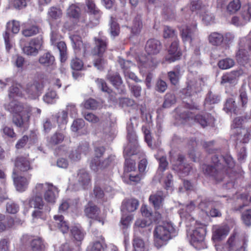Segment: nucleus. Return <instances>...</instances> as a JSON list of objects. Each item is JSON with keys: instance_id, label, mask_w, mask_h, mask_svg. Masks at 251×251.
Wrapping results in <instances>:
<instances>
[{"instance_id": "1", "label": "nucleus", "mask_w": 251, "mask_h": 251, "mask_svg": "<svg viewBox=\"0 0 251 251\" xmlns=\"http://www.w3.org/2000/svg\"><path fill=\"white\" fill-rule=\"evenodd\" d=\"M186 210L181 208L179 214L182 220L186 221V226L189 227L187 230L188 235L190 236L191 245L197 250H201L205 248L204 241L205 228L204 225L199 223L191 217L190 213L195 209V204L191 202L186 206Z\"/></svg>"}, {"instance_id": "2", "label": "nucleus", "mask_w": 251, "mask_h": 251, "mask_svg": "<svg viewBox=\"0 0 251 251\" xmlns=\"http://www.w3.org/2000/svg\"><path fill=\"white\" fill-rule=\"evenodd\" d=\"M5 108L14 114L13 122L18 127L27 128L29 125L31 114L39 116L41 110L38 108H33L26 103H22L16 100L11 101L5 104Z\"/></svg>"}, {"instance_id": "3", "label": "nucleus", "mask_w": 251, "mask_h": 251, "mask_svg": "<svg viewBox=\"0 0 251 251\" xmlns=\"http://www.w3.org/2000/svg\"><path fill=\"white\" fill-rule=\"evenodd\" d=\"M51 184L49 183H38L32 190V196L23 201L25 208L28 209L33 207L34 210L32 216L33 218H44L46 210L42 199L44 195L50 186Z\"/></svg>"}, {"instance_id": "4", "label": "nucleus", "mask_w": 251, "mask_h": 251, "mask_svg": "<svg viewBox=\"0 0 251 251\" xmlns=\"http://www.w3.org/2000/svg\"><path fill=\"white\" fill-rule=\"evenodd\" d=\"M127 138L128 143L125 147L124 150L125 157L124 173L125 176L128 173L134 172L136 170V165L134 159H130L132 155L136 154L138 152V145L137 136L136 135L133 123L130 122L127 124Z\"/></svg>"}, {"instance_id": "5", "label": "nucleus", "mask_w": 251, "mask_h": 251, "mask_svg": "<svg viewBox=\"0 0 251 251\" xmlns=\"http://www.w3.org/2000/svg\"><path fill=\"white\" fill-rule=\"evenodd\" d=\"M212 160L213 166L205 165L203 169L206 175L213 176L217 181L222 180L224 174L223 165H221V161H224L227 165V173H228V169L230 170L235 165L234 161L229 154L224 157L221 156L220 159L217 155H214Z\"/></svg>"}, {"instance_id": "6", "label": "nucleus", "mask_w": 251, "mask_h": 251, "mask_svg": "<svg viewBox=\"0 0 251 251\" xmlns=\"http://www.w3.org/2000/svg\"><path fill=\"white\" fill-rule=\"evenodd\" d=\"M176 234V229L171 222H164L162 225H157L153 231L154 245L159 249L166 245Z\"/></svg>"}, {"instance_id": "7", "label": "nucleus", "mask_w": 251, "mask_h": 251, "mask_svg": "<svg viewBox=\"0 0 251 251\" xmlns=\"http://www.w3.org/2000/svg\"><path fill=\"white\" fill-rule=\"evenodd\" d=\"M161 49L160 42L158 40L153 39L149 40L145 47L146 51L149 55L157 54L159 52ZM137 64L140 73L144 75V72H145L144 69L155 66L156 61L150 56L147 57L145 55H140L138 57Z\"/></svg>"}, {"instance_id": "8", "label": "nucleus", "mask_w": 251, "mask_h": 251, "mask_svg": "<svg viewBox=\"0 0 251 251\" xmlns=\"http://www.w3.org/2000/svg\"><path fill=\"white\" fill-rule=\"evenodd\" d=\"M96 46L94 49V53L97 57L94 60V65L99 70L103 69L106 64V61L102 57L107 47V39L100 33L98 37H95Z\"/></svg>"}, {"instance_id": "9", "label": "nucleus", "mask_w": 251, "mask_h": 251, "mask_svg": "<svg viewBox=\"0 0 251 251\" xmlns=\"http://www.w3.org/2000/svg\"><path fill=\"white\" fill-rule=\"evenodd\" d=\"M104 148L103 147H97L95 149V156L90 162V167L95 172L101 171L107 167L115 159V156L111 155L103 161H101L100 157L104 152Z\"/></svg>"}, {"instance_id": "10", "label": "nucleus", "mask_w": 251, "mask_h": 251, "mask_svg": "<svg viewBox=\"0 0 251 251\" xmlns=\"http://www.w3.org/2000/svg\"><path fill=\"white\" fill-rule=\"evenodd\" d=\"M203 83L202 78L199 76L197 73L190 72L187 77V87L183 89L182 93L186 96H192L201 90Z\"/></svg>"}, {"instance_id": "11", "label": "nucleus", "mask_w": 251, "mask_h": 251, "mask_svg": "<svg viewBox=\"0 0 251 251\" xmlns=\"http://www.w3.org/2000/svg\"><path fill=\"white\" fill-rule=\"evenodd\" d=\"M181 36L184 43H188L193 45V42L199 41L197 24L194 22L191 26H185L180 30Z\"/></svg>"}, {"instance_id": "12", "label": "nucleus", "mask_w": 251, "mask_h": 251, "mask_svg": "<svg viewBox=\"0 0 251 251\" xmlns=\"http://www.w3.org/2000/svg\"><path fill=\"white\" fill-rule=\"evenodd\" d=\"M0 84L1 88L4 87L6 85H11L8 93L10 99L17 100L24 97L25 94L23 93L21 84L15 83L12 79L7 78L4 81L0 80Z\"/></svg>"}, {"instance_id": "13", "label": "nucleus", "mask_w": 251, "mask_h": 251, "mask_svg": "<svg viewBox=\"0 0 251 251\" xmlns=\"http://www.w3.org/2000/svg\"><path fill=\"white\" fill-rule=\"evenodd\" d=\"M244 120L242 117H237L233 121L231 127L233 132L237 134L238 139L243 143H247L249 140L250 133L245 128H242L241 125Z\"/></svg>"}, {"instance_id": "14", "label": "nucleus", "mask_w": 251, "mask_h": 251, "mask_svg": "<svg viewBox=\"0 0 251 251\" xmlns=\"http://www.w3.org/2000/svg\"><path fill=\"white\" fill-rule=\"evenodd\" d=\"M86 11L89 14L90 23L91 26H95L99 24L101 17V13L96 6L92 0H88L86 2Z\"/></svg>"}, {"instance_id": "15", "label": "nucleus", "mask_w": 251, "mask_h": 251, "mask_svg": "<svg viewBox=\"0 0 251 251\" xmlns=\"http://www.w3.org/2000/svg\"><path fill=\"white\" fill-rule=\"evenodd\" d=\"M77 183L73 186L71 184L69 186V189L78 190L80 188L83 189L88 188L91 185V179L89 174L85 170L79 171L77 176Z\"/></svg>"}, {"instance_id": "16", "label": "nucleus", "mask_w": 251, "mask_h": 251, "mask_svg": "<svg viewBox=\"0 0 251 251\" xmlns=\"http://www.w3.org/2000/svg\"><path fill=\"white\" fill-rule=\"evenodd\" d=\"M42 88V85L38 82L35 81L33 83H28L25 91L26 95L25 94L24 97L30 99H36L41 94Z\"/></svg>"}, {"instance_id": "17", "label": "nucleus", "mask_w": 251, "mask_h": 251, "mask_svg": "<svg viewBox=\"0 0 251 251\" xmlns=\"http://www.w3.org/2000/svg\"><path fill=\"white\" fill-rule=\"evenodd\" d=\"M215 248L217 251H245V249L243 246L237 248L234 234L229 237L223 247L219 245H216Z\"/></svg>"}, {"instance_id": "18", "label": "nucleus", "mask_w": 251, "mask_h": 251, "mask_svg": "<svg viewBox=\"0 0 251 251\" xmlns=\"http://www.w3.org/2000/svg\"><path fill=\"white\" fill-rule=\"evenodd\" d=\"M183 159L184 157L181 155L178 156L177 159L176 161L172 157H171V162L173 166V169L181 173L182 176L188 175L191 169V167L189 164H183Z\"/></svg>"}, {"instance_id": "19", "label": "nucleus", "mask_w": 251, "mask_h": 251, "mask_svg": "<svg viewBox=\"0 0 251 251\" xmlns=\"http://www.w3.org/2000/svg\"><path fill=\"white\" fill-rule=\"evenodd\" d=\"M230 228L227 225H216L213 227L212 239L214 242L224 239L228 234Z\"/></svg>"}, {"instance_id": "20", "label": "nucleus", "mask_w": 251, "mask_h": 251, "mask_svg": "<svg viewBox=\"0 0 251 251\" xmlns=\"http://www.w3.org/2000/svg\"><path fill=\"white\" fill-rule=\"evenodd\" d=\"M42 44V41L41 38H37L30 41L28 45L23 48L24 52L28 55L35 56L38 53V50Z\"/></svg>"}, {"instance_id": "21", "label": "nucleus", "mask_w": 251, "mask_h": 251, "mask_svg": "<svg viewBox=\"0 0 251 251\" xmlns=\"http://www.w3.org/2000/svg\"><path fill=\"white\" fill-rule=\"evenodd\" d=\"M12 178L17 190L20 192H23L25 191L27 187L30 176L25 177L20 176L18 173H16V171H13Z\"/></svg>"}, {"instance_id": "22", "label": "nucleus", "mask_w": 251, "mask_h": 251, "mask_svg": "<svg viewBox=\"0 0 251 251\" xmlns=\"http://www.w3.org/2000/svg\"><path fill=\"white\" fill-rule=\"evenodd\" d=\"M178 42L175 40L168 50V54L166 56V60L170 63L174 62L179 59L181 55L178 49Z\"/></svg>"}, {"instance_id": "23", "label": "nucleus", "mask_w": 251, "mask_h": 251, "mask_svg": "<svg viewBox=\"0 0 251 251\" xmlns=\"http://www.w3.org/2000/svg\"><path fill=\"white\" fill-rule=\"evenodd\" d=\"M24 243H30L33 251H42L45 248V245L42 239L39 238L32 239V237L26 235L23 237Z\"/></svg>"}, {"instance_id": "24", "label": "nucleus", "mask_w": 251, "mask_h": 251, "mask_svg": "<svg viewBox=\"0 0 251 251\" xmlns=\"http://www.w3.org/2000/svg\"><path fill=\"white\" fill-rule=\"evenodd\" d=\"M31 169L30 163L25 157H18L16 158L13 170L16 171V173H18L19 172H26Z\"/></svg>"}, {"instance_id": "25", "label": "nucleus", "mask_w": 251, "mask_h": 251, "mask_svg": "<svg viewBox=\"0 0 251 251\" xmlns=\"http://www.w3.org/2000/svg\"><path fill=\"white\" fill-rule=\"evenodd\" d=\"M164 197L163 193L161 191H157L150 196L149 201L155 210H158L162 206Z\"/></svg>"}, {"instance_id": "26", "label": "nucleus", "mask_w": 251, "mask_h": 251, "mask_svg": "<svg viewBox=\"0 0 251 251\" xmlns=\"http://www.w3.org/2000/svg\"><path fill=\"white\" fill-rule=\"evenodd\" d=\"M99 209L95 205H93L92 203H89L85 209V213L87 217L89 218L95 219L99 222L101 223V225L104 224L103 219H100L99 216Z\"/></svg>"}, {"instance_id": "27", "label": "nucleus", "mask_w": 251, "mask_h": 251, "mask_svg": "<svg viewBox=\"0 0 251 251\" xmlns=\"http://www.w3.org/2000/svg\"><path fill=\"white\" fill-rule=\"evenodd\" d=\"M139 205L138 201L135 199H128L123 201L121 206L122 213L132 212L134 211Z\"/></svg>"}, {"instance_id": "28", "label": "nucleus", "mask_w": 251, "mask_h": 251, "mask_svg": "<svg viewBox=\"0 0 251 251\" xmlns=\"http://www.w3.org/2000/svg\"><path fill=\"white\" fill-rule=\"evenodd\" d=\"M58 190L52 184L47 191L45 192L44 198L48 203H54L58 196Z\"/></svg>"}, {"instance_id": "29", "label": "nucleus", "mask_w": 251, "mask_h": 251, "mask_svg": "<svg viewBox=\"0 0 251 251\" xmlns=\"http://www.w3.org/2000/svg\"><path fill=\"white\" fill-rule=\"evenodd\" d=\"M52 121L56 122L59 127L65 129V126L68 122L67 112L65 110L59 111L52 117Z\"/></svg>"}, {"instance_id": "30", "label": "nucleus", "mask_w": 251, "mask_h": 251, "mask_svg": "<svg viewBox=\"0 0 251 251\" xmlns=\"http://www.w3.org/2000/svg\"><path fill=\"white\" fill-rule=\"evenodd\" d=\"M194 120L199 123L201 126L205 127L208 126H212L215 119L211 115L205 114L197 115L195 117Z\"/></svg>"}, {"instance_id": "31", "label": "nucleus", "mask_w": 251, "mask_h": 251, "mask_svg": "<svg viewBox=\"0 0 251 251\" xmlns=\"http://www.w3.org/2000/svg\"><path fill=\"white\" fill-rule=\"evenodd\" d=\"M106 245L103 237L100 236L88 247V251H104Z\"/></svg>"}, {"instance_id": "32", "label": "nucleus", "mask_w": 251, "mask_h": 251, "mask_svg": "<svg viewBox=\"0 0 251 251\" xmlns=\"http://www.w3.org/2000/svg\"><path fill=\"white\" fill-rule=\"evenodd\" d=\"M62 16L61 9L57 7H51L48 12V21L50 23V26H52V23L55 21L59 19Z\"/></svg>"}, {"instance_id": "33", "label": "nucleus", "mask_w": 251, "mask_h": 251, "mask_svg": "<svg viewBox=\"0 0 251 251\" xmlns=\"http://www.w3.org/2000/svg\"><path fill=\"white\" fill-rule=\"evenodd\" d=\"M208 41L210 44L215 46H219L223 43L224 40V35L217 32L211 33L208 37Z\"/></svg>"}, {"instance_id": "34", "label": "nucleus", "mask_w": 251, "mask_h": 251, "mask_svg": "<svg viewBox=\"0 0 251 251\" xmlns=\"http://www.w3.org/2000/svg\"><path fill=\"white\" fill-rule=\"evenodd\" d=\"M241 41L239 43V49L236 54V58L239 63L244 65L249 59L248 52L245 50L244 45L241 46Z\"/></svg>"}, {"instance_id": "35", "label": "nucleus", "mask_w": 251, "mask_h": 251, "mask_svg": "<svg viewBox=\"0 0 251 251\" xmlns=\"http://www.w3.org/2000/svg\"><path fill=\"white\" fill-rule=\"evenodd\" d=\"M55 224L63 233L68 232L69 226L66 221L64 220V217L62 215H55L54 216Z\"/></svg>"}, {"instance_id": "36", "label": "nucleus", "mask_w": 251, "mask_h": 251, "mask_svg": "<svg viewBox=\"0 0 251 251\" xmlns=\"http://www.w3.org/2000/svg\"><path fill=\"white\" fill-rule=\"evenodd\" d=\"M58 99L56 92L51 89H49L48 92L43 97V101L47 104H52L55 103Z\"/></svg>"}, {"instance_id": "37", "label": "nucleus", "mask_w": 251, "mask_h": 251, "mask_svg": "<svg viewBox=\"0 0 251 251\" xmlns=\"http://www.w3.org/2000/svg\"><path fill=\"white\" fill-rule=\"evenodd\" d=\"M39 32L38 27L35 25H30L28 23L25 24L24 28L22 30V34L24 36L29 37L33 36Z\"/></svg>"}, {"instance_id": "38", "label": "nucleus", "mask_w": 251, "mask_h": 251, "mask_svg": "<svg viewBox=\"0 0 251 251\" xmlns=\"http://www.w3.org/2000/svg\"><path fill=\"white\" fill-rule=\"evenodd\" d=\"M239 75V72L238 71H233L229 74H225L222 77L221 83L223 84L226 83H233Z\"/></svg>"}, {"instance_id": "39", "label": "nucleus", "mask_w": 251, "mask_h": 251, "mask_svg": "<svg viewBox=\"0 0 251 251\" xmlns=\"http://www.w3.org/2000/svg\"><path fill=\"white\" fill-rule=\"evenodd\" d=\"M67 15L74 20H78L80 17V9L75 4H72L67 10Z\"/></svg>"}, {"instance_id": "40", "label": "nucleus", "mask_w": 251, "mask_h": 251, "mask_svg": "<svg viewBox=\"0 0 251 251\" xmlns=\"http://www.w3.org/2000/svg\"><path fill=\"white\" fill-rule=\"evenodd\" d=\"M39 61L41 64L45 66H50L53 65L54 57L50 53L47 52L40 56Z\"/></svg>"}, {"instance_id": "41", "label": "nucleus", "mask_w": 251, "mask_h": 251, "mask_svg": "<svg viewBox=\"0 0 251 251\" xmlns=\"http://www.w3.org/2000/svg\"><path fill=\"white\" fill-rule=\"evenodd\" d=\"M143 27V24L141 18L140 16L136 17L133 21L132 25L131 26V32L136 35L140 33Z\"/></svg>"}, {"instance_id": "42", "label": "nucleus", "mask_w": 251, "mask_h": 251, "mask_svg": "<svg viewBox=\"0 0 251 251\" xmlns=\"http://www.w3.org/2000/svg\"><path fill=\"white\" fill-rule=\"evenodd\" d=\"M151 222V219H137L135 223L134 226L135 232H137L140 231V228H144L149 226Z\"/></svg>"}, {"instance_id": "43", "label": "nucleus", "mask_w": 251, "mask_h": 251, "mask_svg": "<svg viewBox=\"0 0 251 251\" xmlns=\"http://www.w3.org/2000/svg\"><path fill=\"white\" fill-rule=\"evenodd\" d=\"M71 234L75 241L81 242L84 237V233L82 229L75 226L71 229Z\"/></svg>"}, {"instance_id": "44", "label": "nucleus", "mask_w": 251, "mask_h": 251, "mask_svg": "<svg viewBox=\"0 0 251 251\" xmlns=\"http://www.w3.org/2000/svg\"><path fill=\"white\" fill-rule=\"evenodd\" d=\"M241 6L240 0H232L227 5V11L228 12L233 14L238 11Z\"/></svg>"}, {"instance_id": "45", "label": "nucleus", "mask_w": 251, "mask_h": 251, "mask_svg": "<svg viewBox=\"0 0 251 251\" xmlns=\"http://www.w3.org/2000/svg\"><path fill=\"white\" fill-rule=\"evenodd\" d=\"M190 9L192 11L196 12L197 14L201 15L203 12H205L206 7L202 6L200 1H193L191 3Z\"/></svg>"}, {"instance_id": "46", "label": "nucleus", "mask_w": 251, "mask_h": 251, "mask_svg": "<svg viewBox=\"0 0 251 251\" xmlns=\"http://www.w3.org/2000/svg\"><path fill=\"white\" fill-rule=\"evenodd\" d=\"M241 16L247 23L251 20V5H244L241 11Z\"/></svg>"}, {"instance_id": "47", "label": "nucleus", "mask_w": 251, "mask_h": 251, "mask_svg": "<svg viewBox=\"0 0 251 251\" xmlns=\"http://www.w3.org/2000/svg\"><path fill=\"white\" fill-rule=\"evenodd\" d=\"M234 64V61L229 58L222 59L218 62L219 67L223 70L228 69L232 67Z\"/></svg>"}, {"instance_id": "48", "label": "nucleus", "mask_w": 251, "mask_h": 251, "mask_svg": "<svg viewBox=\"0 0 251 251\" xmlns=\"http://www.w3.org/2000/svg\"><path fill=\"white\" fill-rule=\"evenodd\" d=\"M57 47L60 52V60L62 62L67 59V47L65 42L60 41L56 43Z\"/></svg>"}, {"instance_id": "49", "label": "nucleus", "mask_w": 251, "mask_h": 251, "mask_svg": "<svg viewBox=\"0 0 251 251\" xmlns=\"http://www.w3.org/2000/svg\"><path fill=\"white\" fill-rule=\"evenodd\" d=\"M110 25V28L109 30L111 35L113 37L118 35L120 31L119 26L112 17L111 18Z\"/></svg>"}, {"instance_id": "50", "label": "nucleus", "mask_w": 251, "mask_h": 251, "mask_svg": "<svg viewBox=\"0 0 251 251\" xmlns=\"http://www.w3.org/2000/svg\"><path fill=\"white\" fill-rule=\"evenodd\" d=\"M0 132L3 137L14 138L16 135L13 129L7 126H3L0 130Z\"/></svg>"}, {"instance_id": "51", "label": "nucleus", "mask_w": 251, "mask_h": 251, "mask_svg": "<svg viewBox=\"0 0 251 251\" xmlns=\"http://www.w3.org/2000/svg\"><path fill=\"white\" fill-rule=\"evenodd\" d=\"M181 75L179 71H171L168 73V77L172 84L176 85L181 76Z\"/></svg>"}, {"instance_id": "52", "label": "nucleus", "mask_w": 251, "mask_h": 251, "mask_svg": "<svg viewBox=\"0 0 251 251\" xmlns=\"http://www.w3.org/2000/svg\"><path fill=\"white\" fill-rule=\"evenodd\" d=\"M81 106L88 109H95L98 107V103L93 99H89L82 102Z\"/></svg>"}, {"instance_id": "53", "label": "nucleus", "mask_w": 251, "mask_h": 251, "mask_svg": "<svg viewBox=\"0 0 251 251\" xmlns=\"http://www.w3.org/2000/svg\"><path fill=\"white\" fill-rule=\"evenodd\" d=\"M20 27V23L17 21L13 20L7 23V30H11L14 34L19 32Z\"/></svg>"}, {"instance_id": "54", "label": "nucleus", "mask_w": 251, "mask_h": 251, "mask_svg": "<svg viewBox=\"0 0 251 251\" xmlns=\"http://www.w3.org/2000/svg\"><path fill=\"white\" fill-rule=\"evenodd\" d=\"M219 101L220 97L218 96L209 92L205 98V105L217 103Z\"/></svg>"}, {"instance_id": "55", "label": "nucleus", "mask_w": 251, "mask_h": 251, "mask_svg": "<svg viewBox=\"0 0 251 251\" xmlns=\"http://www.w3.org/2000/svg\"><path fill=\"white\" fill-rule=\"evenodd\" d=\"M118 62L123 69L124 73L125 71H129V69L133 66V64L129 60H125L122 58H119Z\"/></svg>"}, {"instance_id": "56", "label": "nucleus", "mask_w": 251, "mask_h": 251, "mask_svg": "<svg viewBox=\"0 0 251 251\" xmlns=\"http://www.w3.org/2000/svg\"><path fill=\"white\" fill-rule=\"evenodd\" d=\"M155 157L159 161V168L157 173L160 174L165 171L168 166V163L165 157L162 156L159 158L157 155H155Z\"/></svg>"}, {"instance_id": "57", "label": "nucleus", "mask_w": 251, "mask_h": 251, "mask_svg": "<svg viewBox=\"0 0 251 251\" xmlns=\"http://www.w3.org/2000/svg\"><path fill=\"white\" fill-rule=\"evenodd\" d=\"M85 123L83 120L78 119L75 120L71 126V129L73 131L76 132L84 127Z\"/></svg>"}, {"instance_id": "58", "label": "nucleus", "mask_w": 251, "mask_h": 251, "mask_svg": "<svg viewBox=\"0 0 251 251\" xmlns=\"http://www.w3.org/2000/svg\"><path fill=\"white\" fill-rule=\"evenodd\" d=\"M202 20L203 23L206 25H210L214 23V18L212 14L206 11L205 9V12H203L201 15Z\"/></svg>"}, {"instance_id": "59", "label": "nucleus", "mask_w": 251, "mask_h": 251, "mask_svg": "<svg viewBox=\"0 0 251 251\" xmlns=\"http://www.w3.org/2000/svg\"><path fill=\"white\" fill-rule=\"evenodd\" d=\"M64 136L62 133L56 132L50 138V143L53 145L58 144L63 141Z\"/></svg>"}, {"instance_id": "60", "label": "nucleus", "mask_w": 251, "mask_h": 251, "mask_svg": "<svg viewBox=\"0 0 251 251\" xmlns=\"http://www.w3.org/2000/svg\"><path fill=\"white\" fill-rule=\"evenodd\" d=\"M176 102L175 96L172 94H167L165 96L163 107L169 108Z\"/></svg>"}, {"instance_id": "61", "label": "nucleus", "mask_w": 251, "mask_h": 251, "mask_svg": "<svg viewBox=\"0 0 251 251\" xmlns=\"http://www.w3.org/2000/svg\"><path fill=\"white\" fill-rule=\"evenodd\" d=\"M70 38L72 43L74 44V47L75 50L78 49L80 50L83 46L80 37L76 35H73L71 36Z\"/></svg>"}, {"instance_id": "62", "label": "nucleus", "mask_w": 251, "mask_h": 251, "mask_svg": "<svg viewBox=\"0 0 251 251\" xmlns=\"http://www.w3.org/2000/svg\"><path fill=\"white\" fill-rule=\"evenodd\" d=\"M135 251H144V243L142 239L139 238H135L133 243Z\"/></svg>"}, {"instance_id": "63", "label": "nucleus", "mask_w": 251, "mask_h": 251, "mask_svg": "<svg viewBox=\"0 0 251 251\" xmlns=\"http://www.w3.org/2000/svg\"><path fill=\"white\" fill-rule=\"evenodd\" d=\"M176 36L174 29L168 26H165L163 29V37L165 38H174Z\"/></svg>"}, {"instance_id": "64", "label": "nucleus", "mask_w": 251, "mask_h": 251, "mask_svg": "<svg viewBox=\"0 0 251 251\" xmlns=\"http://www.w3.org/2000/svg\"><path fill=\"white\" fill-rule=\"evenodd\" d=\"M242 220L246 225H251V209H248L243 212Z\"/></svg>"}]
</instances>
